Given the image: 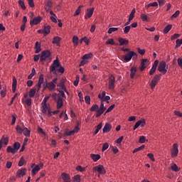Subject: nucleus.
Segmentation results:
<instances>
[{
	"instance_id": "obj_1",
	"label": "nucleus",
	"mask_w": 182,
	"mask_h": 182,
	"mask_svg": "<svg viewBox=\"0 0 182 182\" xmlns=\"http://www.w3.org/2000/svg\"><path fill=\"white\" fill-rule=\"evenodd\" d=\"M57 92H59V93L53 94L52 97L55 102H57V109H59L63 106V97H66V95L63 90H60L58 88H57Z\"/></svg>"
},
{
	"instance_id": "obj_2",
	"label": "nucleus",
	"mask_w": 182,
	"mask_h": 182,
	"mask_svg": "<svg viewBox=\"0 0 182 182\" xmlns=\"http://www.w3.org/2000/svg\"><path fill=\"white\" fill-rule=\"evenodd\" d=\"M43 82H45V77H43V74H41L38 77V83L36 85L37 90H36V87L31 88L28 92L29 97H33V96H35V93L41 90V88L42 87V84L43 83Z\"/></svg>"
},
{
	"instance_id": "obj_3",
	"label": "nucleus",
	"mask_w": 182,
	"mask_h": 182,
	"mask_svg": "<svg viewBox=\"0 0 182 182\" xmlns=\"http://www.w3.org/2000/svg\"><path fill=\"white\" fill-rule=\"evenodd\" d=\"M121 50H122V52H127V53L122 57V59H123L124 62H130V60L132 59V58L134 59V58L135 59H137L138 58L137 53L130 50V48H122Z\"/></svg>"
},
{
	"instance_id": "obj_4",
	"label": "nucleus",
	"mask_w": 182,
	"mask_h": 182,
	"mask_svg": "<svg viewBox=\"0 0 182 182\" xmlns=\"http://www.w3.org/2000/svg\"><path fill=\"white\" fill-rule=\"evenodd\" d=\"M56 68H59L58 70V73H65V68L60 65V63H59V58L57 57L56 59L53 61V64L50 66V72H55L56 70Z\"/></svg>"
},
{
	"instance_id": "obj_5",
	"label": "nucleus",
	"mask_w": 182,
	"mask_h": 182,
	"mask_svg": "<svg viewBox=\"0 0 182 182\" xmlns=\"http://www.w3.org/2000/svg\"><path fill=\"white\" fill-rule=\"evenodd\" d=\"M58 82V78H54L52 81L48 82V80L43 84V90L48 89L50 92L55 90L56 88V82Z\"/></svg>"
},
{
	"instance_id": "obj_6",
	"label": "nucleus",
	"mask_w": 182,
	"mask_h": 182,
	"mask_svg": "<svg viewBox=\"0 0 182 182\" xmlns=\"http://www.w3.org/2000/svg\"><path fill=\"white\" fill-rule=\"evenodd\" d=\"M50 50H46L41 53L40 62H41L42 65H45V62H46L48 58H50Z\"/></svg>"
},
{
	"instance_id": "obj_7",
	"label": "nucleus",
	"mask_w": 182,
	"mask_h": 182,
	"mask_svg": "<svg viewBox=\"0 0 182 182\" xmlns=\"http://www.w3.org/2000/svg\"><path fill=\"white\" fill-rule=\"evenodd\" d=\"M108 80H109L108 89H109V90H113L114 89V83L116 82V77H114V75H113V74H109L108 76Z\"/></svg>"
},
{
	"instance_id": "obj_8",
	"label": "nucleus",
	"mask_w": 182,
	"mask_h": 182,
	"mask_svg": "<svg viewBox=\"0 0 182 182\" xmlns=\"http://www.w3.org/2000/svg\"><path fill=\"white\" fill-rule=\"evenodd\" d=\"M160 77H161V74L156 75L153 79L151 80L149 86L151 89V90H154L156 87V85H157V82L160 80Z\"/></svg>"
},
{
	"instance_id": "obj_9",
	"label": "nucleus",
	"mask_w": 182,
	"mask_h": 182,
	"mask_svg": "<svg viewBox=\"0 0 182 182\" xmlns=\"http://www.w3.org/2000/svg\"><path fill=\"white\" fill-rule=\"evenodd\" d=\"M93 171H97L98 176L97 177H100V174H105L106 173V169L105 168V166L103 165H97L92 168Z\"/></svg>"
},
{
	"instance_id": "obj_10",
	"label": "nucleus",
	"mask_w": 182,
	"mask_h": 182,
	"mask_svg": "<svg viewBox=\"0 0 182 182\" xmlns=\"http://www.w3.org/2000/svg\"><path fill=\"white\" fill-rule=\"evenodd\" d=\"M166 61L162 60L159 63V65L158 66V70L161 73H163V75H166L167 73V69L166 68Z\"/></svg>"
},
{
	"instance_id": "obj_11",
	"label": "nucleus",
	"mask_w": 182,
	"mask_h": 182,
	"mask_svg": "<svg viewBox=\"0 0 182 182\" xmlns=\"http://www.w3.org/2000/svg\"><path fill=\"white\" fill-rule=\"evenodd\" d=\"M149 65H150V60H149V59L147 58H143L141 60V67H140V71L143 72V70H144V69H146V68H147V66H149Z\"/></svg>"
},
{
	"instance_id": "obj_12",
	"label": "nucleus",
	"mask_w": 182,
	"mask_h": 182,
	"mask_svg": "<svg viewBox=\"0 0 182 182\" xmlns=\"http://www.w3.org/2000/svg\"><path fill=\"white\" fill-rule=\"evenodd\" d=\"M105 110L106 107H105V103H103V101H102L100 109L98 108L97 114H95V117H100V116L102 115L103 113H105Z\"/></svg>"
},
{
	"instance_id": "obj_13",
	"label": "nucleus",
	"mask_w": 182,
	"mask_h": 182,
	"mask_svg": "<svg viewBox=\"0 0 182 182\" xmlns=\"http://www.w3.org/2000/svg\"><path fill=\"white\" fill-rule=\"evenodd\" d=\"M178 156V144H173V149L171 152V156L172 158L177 157Z\"/></svg>"
},
{
	"instance_id": "obj_14",
	"label": "nucleus",
	"mask_w": 182,
	"mask_h": 182,
	"mask_svg": "<svg viewBox=\"0 0 182 182\" xmlns=\"http://www.w3.org/2000/svg\"><path fill=\"white\" fill-rule=\"evenodd\" d=\"M26 175V168H21V169H18L16 173V177L18 178H21V177H23V176Z\"/></svg>"
},
{
	"instance_id": "obj_15",
	"label": "nucleus",
	"mask_w": 182,
	"mask_h": 182,
	"mask_svg": "<svg viewBox=\"0 0 182 182\" xmlns=\"http://www.w3.org/2000/svg\"><path fill=\"white\" fill-rule=\"evenodd\" d=\"M41 21H42V16H38L37 17H35L33 20L30 21V25L31 26H33V25H38L41 23Z\"/></svg>"
},
{
	"instance_id": "obj_16",
	"label": "nucleus",
	"mask_w": 182,
	"mask_h": 182,
	"mask_svg": "<svg viewBox=\"0 0 182 182\" xmlns=\"http://www.w3.org/2000/svg\"><path fill=\"white\" fill-rule=\"evenodd\" d=\"M139 126H141V127H144V126H146V119H142L136 122L134 126V130H136V129H139Z\"/></svg>"
},
{
	"instance_id": "obj_17",
	"label": "nucleus",
	"mask_w": 182,
	"mask_h": 182,
	"mask_svg": "<svg viewBox=\"0 0 182 182\" xmlns=\"http://www.w3.org/2000/svg\"><path fill=\"white\" fill-rule=\"evenodd\" d=\"M61 178L63 181V182H72V180L70 179V174L63 172L61 173Z\"/></svg>"
},
{
	"instance_id": "obj_18",
	"label": "nucleus",
	"mask_w": 182,
	"mask_h": 182,
	"mask_svg": "<svg viewBox=\"0 0 182 182\" xmlns=\"http://www.w3.org/2000/svg\"><path fill=\"white\" fill-rule=\"evenodd\" d=\"M93 12H95V8L92 7L91 9H87V11L85 12V19L92 18Z\"/></svg>"
},
{
	"instance_id": "obj_19",
	"label": "nucleus",
	"mask_w": 182,
	"mask_h": 182,
	"mask_svg": "<svg viewBox=\"0 0 182 182\" xmlns=\"http://www.w3.org/2000/svg\"><path fill=\"white\" fill-rule=\"evenodd\" d=\"M110 130H112V124L107 122L102 129V133H109Z\"/></svg>"
},
{
	"instance_id": "obj_20",
	"label": "nucleus",
	"mask_w": 182,
	"mask_h": 182,
	"mask_svg": "<svg viewBox=\"0 0 182 182\" xmlns=\"http://www.w3.org/2000/svg\"><path fill=\"white\" fill-rule=\"evenodd\" d=\"M53 3L52 1L48 0L44 6V9L46 11L49 12L52 9Z\"/></svg>"
},
{
	"instance_id": "obj_21",
	"label": "nucleus",
	"mask_w": 182,
	"mask_h": 182,
	"mask_svg": "<svg viewBox=\"0 0 182 182\" xmlns=\"http://www.w3.org/2000/svg\"><path fill=\"white\" fill-rule=\"evenodd\" d=\"M33 166H35L31 171V175L36 176V174H38V173L41 170V167H39V165H36L35 164H33Z\"/></svg>"
},
{
	"instance_id": "obj_22",
	"label": "nucleus",
	"mask_w": 182,
	"mask_h": 182,
	"mask_svg": "<svg viewBox=\"0 0 182 182\" xmlns=\"http://www.w3.org/2000/svg\"><path fill=\"white\" fill-rule=\"evenodd\" d=\"M0 141H1L4 146H8V143H9V137L8 135H3Z\"/></svg>"
},
{
	"instance_id": "obj_23",
	"label": "nucleus",
	"mask_w": 182,
	"mask_h": 182,
	"mask_svg": "<svg viewBox=\"0 0 182 182\" xmlns=\"http://www.w3.org/2000/svg\"><path fill=\"white\" fill-rule=\"evenodd\" d=\"M50 26L45 24L43 29V36H46V35H49L50 33Z\"/></svg>"
},
{
	"instance_id": "obj_24",
	"label": "nucleus",
	"mask_w": 182,
	"mask_h": 182,
	"mask_svg": "<svg viewBox=\"0 0 182 182\" xmlns=\"http://www.w3.org/2000/svg\"><path fill=\"white\" fill-rule=\"evenodd\" d=\"M118 42L119 43V46H124V45L125 46L129 45V40H126L123 38H119Z\"/></svg>"
},
{
	"instance_id": "obj_25",
	"label": "nucleus",
	"mask_w": 182,
	"mask_h": 182,
	"mask_svg": "<svg viewBox=\"0 0 182 182\" xmlns=\"http://www.w3.org/2000/svg\"><path fill=\"white\" fill-rule=\"evenodd\" d=\"M60 41H62V38L59 36H56L53 38L52 43H53V45H57V46H60Z\"/></svg>"
},
{
	"instance_id": "obj_26",
	"label": "nucleus",
	"mask_w": 182,
	"mask_h": 182,
	"mask_svg": "<svg viewBox=\"0 0 182 182\" xmlns=\"http://www.w3.org/2000/svg\"><path fill=\"white\" fill-rule=\"evenodd\" d=\"M137 72V67H132L130 69V78L134 79V75H136V73Z\"/></svg>"
},
{
	"instance_id": "obj_27",
	"label": "nucleus",
	"mask_w": 182,
	"mask_h": 182,
	"mask_svg": "<svg viewBox=\"0 0 182 182\" xmlns=\"http://www.w3.org/2000/svg\"><path fill=\"white\" fill-rule=\"evenodd\" d=\"M18 81L16 80V77L15 76L13 77V82H12V92L15 93L16 92V85Z\"/></svg>"
},
{
	"instance_id": "obj_28",
	"label": "nucleus",
	"mask_w": 182,
	"mask_h": 182,
	"mask_svg": "<svg viewBox=\"0 0 182 182\" xmlns=\"http://www.w3.org/2000/svg\"><path fill=\"white\" fill-rule=\"evenodd\" d=\"M73 43L75 48L79 46V37H77V36H73Z\"/></svg>"
},
{
	"instance_id": "obj_29",
	"label": "nucleus",
	"mask_w": 182,
	"mask_h": 182,
	"mask_svg": "<svg viewBox=\"0 0 182 182\" xmlns=\"http://www.w3.org/2000/svg\"><path fill=\"white\" fill-rule=\"evenodd\" d=\"M65 78H62L60 82L57 85V86H58L59 87H61V89L64 90V89H66V85H65Z\"/></svg>"
},
{
	"instance_id": "obj_30",
	"label": "nucleus",
	"mask_w": 182,
	"mask_h": 182,
	"mask_svg": "<svg viewBox=\"0 0 182 182\" xmlns=\"http://www.w3.org/2000/svg\"><path fill=\"white\" fill-rule=\"evenodd\" d=\"M23 134L26 137H30L31 136V129H28L27 127H24L23 129Z\"/></svg>"
},
{
	"instance_id": "obj_31",
	"label": "nucleus",
	"mask_w": 182,
	"mask_h": 182,
	"mask_svg": "<svg viewBox=\"0 0 182 182\" xmlns=\"http://www.w3.org/2000/svg\"><path fill=\"white\" fill-rule=\"evenodd\" d=\"M50 109V107H48L47 104H41V112L42 113H46Z\"/></svg>"
},
{
	"instance_id": "obj_32",
	"label": "nucleus",
	"mask_w": 182,
	"mask_h": 182,
	"mask_svg": "<svg viewBox=\"0 0 182 182\" xmlns=\"http://www.w3.org/2000/svg\"><path fill=\"white\" fill-rule=\"evenodd\" d=\"M35 53H39L41 50H42V48H41V43L39 41H37L35 44Z\"/></svg>"
},
{
	"instance_id": "obj_33",
	"label": "nucleus",
	"mask_w": 182,
	"mask_h": 182,
	"mask_svg": "<svg viewBox=\"0 0 182 182\" xmlns=\"http://www.w3.org/2000/svg\"><path fill=\"white\" fill-rule=\"evenodd\" d=\"M90 157L93 161H97L98 160H100V155L99 154H91Z\"/></svg>"
},
{
	"instance_id": "obj_34",
	"label": "nucleus",
	"mask_w": 182,
	"mask_h": 182,
	"mask_svg": "<svg viewBox=\"0 0 182 182\" xmlns=\"http://www.w3.org/2000/svg\"><path fill=\"white\" fill-rule=\"evenodd\" d=\"M171 28H173L172 24H168L164 28V33H168L170 31H171Z\"/></svg>"
},
{
	"instance_id": "obj_35",
	"label": "nucleus",
	"mask_w": 182,
	"mask_h": 182,
	"mask_svg": "<svg viewBox=\"0 0 182 182\" xmlns=\"http://www.w3.org/2000/svg\"><path fill=\"white\" fill-rule=\"evenodd\" d=\"M97 110H99L97 104L93 105L90 109V112H96V114H97Z\"/></svg>"
},
{
	"instance_id": "obj_36",
	"label": "nucleus",
	"mask_w": 182,
	"mask_h": 182,
	"mask_svg": "<svg viewBox=\"0 0 182 182\" xmlns=\"http://www.w3.org/2000/svg\"><path fill=\"white\" fill-rule=\"evenodd\" d=\"M13 149H14L15 152L16 153V151H18V150H19V149H21V144H19V142H15L13 144Z\"/></svg>"
},
{
	"instance_id": "obj_37",
	"label": "nucleus",
	"mask_w": 182,
	"mask_h": 182,
	"mask_svg": "<svg viewBox=\"0 0 182 182\" xmlns=\"http://www.w3.org/2000/svg\"><path fill=\"white\" fill-rule=\"evenodd\" d=\"M76 171H80V173H85L86 171V168L82 167V166L79 165L75 167Z\"/></svg>"
},
{
	"instance_id": "obj_38",
	"label": "nucleus",
	"mask_w": 182,
	"mask_h": 182,
	"mask_svg": "<svg viewBox=\"0 0 182 182\" xmlns=\"http://www.w3.org/2000/svg\"><path fill=\"white\" fill-rule=\"evenodd\" d=\"M135 14H136V9H133L129 16V21H133V19H134Z\"/></svg>"
},
{
	"instance_id": "obj_39",
	"label": "nucleus",
	"mask_w": 182,
	"mask_h": 182,
	"mask_svg": "<svg viewBox=\"0 0 182 182\" xmlns=\"http://www.w3.org/2000/svg\"><path fill=\"white\" fill-rule=\"evenodd\" d=\"M82 8H83V6H79L76 11H75L73 16H77V15L80 14V11H82Z\"/></svg>"
},
{
	"instance_id": "obj_40",
	"label": "nucleus",
	"mask_w": 182,
	"mask_h": 182,
	"mask_svg": "<svg viewBox=\"0 0 182 182\" xmlns=\"http://www.w3.org/2000/svg\"><path fill=\"white\" fill-rule=\"evenodd\" d=\"M25 163H26V161H25V158H23V156H21L18 164V167H22V166H23Z\"/></svg>"
},
{
	"instance_id": "obj_41",
	"label": "nucleus",
	"mask_w": 182,
	"mask_h": 182,
	"mask_svg": "<svg viewBox=\"0 0 182 182\" xmlns=\"http://www.w3.org/2000/svg\"><path fill=\"white\" fill-rule=\"evenodd\" d=\"M142 22H149V18L147 17L146 14H142L140 16Z\"/></svg>"
},
{
	"instance_id": "obj_42",
	"label": "nucleus",
	"mask_w": 182,
	"mask_h": 182,
	"mask_svg": "<svg viewBox=\"0 0 182 182\" xmlns=\"http://www.w3.org/2000/svg\"><path fill=\"white\" fill-rule=\"evenodd\" d=\"M93 54L92 53H90L88 54H85L82 57V59L86 60L87 59H90L91 58H92Z\"/></svg>"
},
{
	"instance_id": "obj_43",
	"label": "nucleus",
	"mask_w": 182,
	"mask_h": 182,
	"mask_svg": "<svg viewBox=\"0 0 182 182\" xmlns=\"http://www.w3.org/2000/svg\"><path fill=\"white\" fill-rule=\"evenodd\" d=\"M171 170L173 171H176V173H177V171H180V170H181V168H178V166H177V164H173V166H171Z\"/></svg>"
},
{
	"instance_id": "obj_44",
	"label": "nucleus",
	"mask_w": 182,
	"mask_h": 182,
	"mask_svg": "<svg viewBox=\"0 0 182 182\" xmlns=\"http://www.w3.org/2000/svg\"><path fill=\"white\" fill-rule=\"evenodd\" d=\"M18 5L21 8V9H23V11H25V9H26V6H25V2H23V1L19 0Z\"/></svg>"
},
{
	"instance_id": "obj_45",
	"label": "nucleus",
	"mask_w": 182,
	"mask_h": 182,
	"mask_svg": "<svg viewBox=\"0 0 182 182\" xmlns=\"http://www.w3.org/2000/svg\"><path fill=\"white\" fill-rule=\"evenodd\" d=\"M146 146L145 145H141V146L136 148L133 150L132 153H137V151H140L141 150H144Z\"/></svg>"
},
{
	"instance_id": "obj_46",
	"label": "nucleus",
	"mask_w": 182,
	"mask_h": 182,
	"mask_svg": "<svg viewBox=\"0 0 182 182\" xmlns=\"http://www.w3.org/2000/svg\"><path fill=\"white\" fill-rule=\"evenodd\" d=\"M6 151H7V153H11V154H16V152L15 151V149H14V148H12V146H11L7 147Z\"/></svg>"
},
{
	"instance_id": "obj_47",
	"label": "nucleus",
	"mask_w": 182,
	"mask_h": 182,
	"mask_svg": "<svg viewBox=\"0 0 182 182\" xmlns=\"http://www.w3.org/2000/svg\"><path fill=\"white\" fill-rule=\"evenodd\" d=\"M176 46H175V49H177V48H180V46H181L182 45V38L181 39H177L176 41Z\"/></svg>"
},
{
	"instance_id": "obj_48",
	"label": "nucleus",
	"mask_w": 182,
	"mask_h": 182,
	"mask_svg": "<svg viewBox=\"0 0 182 182\" xmlns=\"http://www.w3.org/2000/svg\"><path fill=\"white\" fill-rule=\"evenodd\" d=\"M117 31H119V28L112 27L108 29L107 33L110 35L113 33V32H117Z\"/></svg>"
},
{
	"instance_id": "obj_49",
	"label": "nucleus",
	"mask_w": 182,
	"mask_h": 182,
	"mask_svg": "<svg viewBox=\"0 0 182 182\" xmlns=\"http://www.w3.org/2000/svg\"><path fill=\"white\" fill-rule=\"evenodd\" d=\"M146 141H149V139L146 140V136H141L139 139V143H141V144H143V143H146Z\"/></svg>"
},
{
	"instance_id": "obj_50",
	"label": "nucleus",
	"mask_w": 182,
	"mask_h": 182,
	"mask_svg": "<svg viewBox=\"0 0 182 182\" xmlns=\"http://www.w3.org/2000/svg\"><path fill=\"white\" fill-rule=\"evenodd\" d=\"M73 182H80V175H75L73 178Z\"/></svg>"
},
{
	"instance_id": "obj_51",
	"label": "nucleus",
	"mask_w": 182,
	"mask_h": 182,
	"mask_svg": "<svg viewBox=\"0 0 182 182\" xmlns=\"http://www.w3.org/2000/svg\"><path fill=\"white\" fill-rule=\"evenodd\" d=\"M0 95H1V97H2V99H4V97H5V96H6V87L3 88L0 91Z\"/></svg>"
},
{
	"instance_id": "obj_52",
	"label": "nucleus",
	"mask_w": 182,
	"mask_h": 182,
	"mask_svg": "<svg viewBox=\"0 0 182 182\" xmlns=\"http://www.w3.org/2000/svg\"><path fill=\"white\" fill-rule=\"evenodd\" d=\"M35 75H36V70L35 68H32L31 73L28 76V79H32Z\"/></svg>"
},
{
	"instance_id": "obj_53",
	"label": "nucleus",
	"mask_w": 182,
	"mask_h": 182,
	"mask_svg": "<svg viewBox=\"0 0 182 182\" xmlns=\"http://www.w3.org/2000/svg\"><path fill=\"white\" fill-rule=\"evenodd\" d=\"M16 130L18 134H22V133L23 132V129H22V127H21V126L19 125H17L16 127Z\"/></svg>"
},
{
	"instance_id": "obj_54",
	"label": "nucleus",
	"mask_w": 182,
	"mask_h": 182,
	"mask_svg": "<svg viewBox=\"0 0 182 182\" xmlns=\"http://www.w3.org/2000/svg\"><path fill=\"white\" fill-rule=\"evenodd\" d=\"M116 107V105H112L105 112V113L104 114H106L107 113H110V112H112V110L114 109V108Z\"/></svg>"
},
{
	"instance_id": "obj_55",
	"label": "nucleus",
	"mask_w": 182,
	"mask_h": 182,
	"mask_svg": "<svg viewBox=\"0 0 182 182\" xmlns=\"http://www.w3.org/2000/svg\"><path fill=\"white\" fill-rule=\"evenodd\" d=\"M107 149H109V143L105 142L102 145V151H105Z\"/></svg>"
},
{
	"instance_id": "obj_56",
	"label": "nucleus",
	"mask_w": 182,
	"mask_h": 182,
	"mask_svg": "<svg viewBox=\"0 0 182 182\" xmlns=\"http://www.w3.org/2000/svg\"><path fill=\"white\" fill-rule=\"evenodd\" d=\"M130 29H131V26H127L124 27V33L125 35H127V33H129V32H130Z\"/></svg>"
},
{
	"instance_id": "obj_57",
	"label": "nucleus",
	"mask_w": 182,
	"mask_h": 182,
	"mask_svg": "<svg viewBox=\"0 0 182 182\" xmlns=\"http://www.w3.org/2000/svg\"><path fill=\"white\" fill-rule=\"evenodd\" d=\"M106 44L107 45H114V40L113 38H109L107 41H106Z\"/></svg>"
},
{
	"instance_id": "obj_58",
	"label": "nucleus",
	"mask_w": 182,
	"mask_h": 182,
	"mask_svg": "<svg viewBox=\"0 0 182 182\" xmlns=\"http://www.w3.org/2000/svg\"><path fill=\"white\" fill-rule=\"evenodd\" d=\"M75 132L74 130L69 131V132H65L64 136H73V134H75Z\"/></svg>"
},
{
	"instance_id": "obj_59",
	"label": "nucleus",
	"mask_w": 182,
	"mask_h": 182,
	"mask_svg": "<svg viewBox=\"0 0 182 182\" xmlns=\"http://www.w3.org/2000/svg\"><path fill=\"white\" fill-rule=\"evenodd\" d=\"M11 117H12V121H11V125H14L15 124V122H16V114H13L11 115Z\"/></svg>"
},
{
	"instance_id": "obj_60",
	"label": "nucleus",
	"mask_w": 182,
	"mask_h": 182,
	"mask_svg": "<svg viewBox=\"0 0 182 182\" xmlns=\"http://www.w3.org/2000/svg\"><path fill=\"white\" fill-rule=\"evenodd\" d=\"M27 1L30 8H35V3L33 2V0H27Z\"/></svg>"
},
{
	"instance_id": "obj_61",
	"label": "nucleus",
	"mask_w": 182,
	"mask_h": 182,
	"mask_svg": "<svg viewBox=\"0 0 182 182\" xmlns=\"http://www.w3.org/2000/svg\"><path fill=\"white\" fill-rule=\"evenodd\" d=\"M123 139H124V136H120L117 140H115V143H117V144H121L122 141H123Z\"/></svg>"
},
{
	"instance_id": "obj_62",
	"label": "nucleus",
	"mask_w": 182,
	"mask_h": 182,
	"mask_svg": "<svg viewBox=\"0 0 182 182\" xmlns=\"http://www.w3.org/2000/svg\"><path fill=\"white\" fill-rule=\"evenodd\" d=\"M180 15V11L177 10L171 16V19H173V18H177Z\"/></svg>"
},
{
	"instance_id": "obj_63",
	"label": "nucleus",
	"mask_w": 182,
	"mask_h": 182,
	"mask_svg": "<svg viewBox=\"0 0 182 182\" xmlns=\"http://www.w3.org/2000/svg\"><path fill=\"white\" fill-rule=\"evenodd\" d=\"M85 103H86L87 105H90V96L86 95V96L85 97Z\"/></svg>"
},
{
	"instance_id": "obj_64",
	"label": "nucleus",
	"mask_w": 182,
	"mask_h": 182,
	"mask_svg": "<svg viewBox=\"0 0 182 182\" xmlns=\"http://www.w3.org/2000/svg\"><path fill=\"white\" fill-rule=\"evenodd\" d=\"M178 62V65L179 66V68H181V69H182V58H179L177 60Z\"/></svg>"
}]
</instances>
